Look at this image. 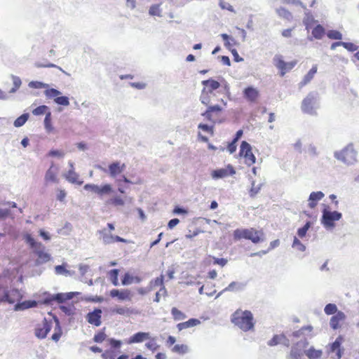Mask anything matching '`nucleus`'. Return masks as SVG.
Instances as JSON below:
<instances>
[{
    "label": "nucleus",
    "mask_w": 359,
    "mask_h": 359,
    "mask_svg": "<svg viewBox=\"0 0 359 359\" xmlns=\"http://www.w3.org/2000/svg\"><path fill=\"white\" fill-rule=\"evenodd\" d=\"M231 322L244 332L249 331L254 327L253 316L250 311L237 310L231 316Z\"/></svg>",
    "instance_id": "obj_1"
},
{
    "label": "nucleus",
    "mask_w": 359,
    "mask_h": 359,
    "mask_svg": "<svg viewBox=\"0 0 359 359\" xmlns=\"http://www.w3.org/2000/svg\"><path fill=\"white\" fill-rule=\"evenodd\" d=\"M357 156L358 152L352 142L348 144L341 150L334 152V157L348 166L353 165L357 162Z\"/></svg>",
    "instance_id": "obj_2"
},
{
    "label": "nucleus",
    "mask_w": 359,
    "mask_h": 359,
    "mask_svg": "<svg viewBox=\"0 0 359 359\" xmlns=\"http://www.w3.org/2000/svg\"><path fill=\"white\" fill-rule=\"evenodd\" d=\"M264 233L262 231H258L254 228L250 229H236L233 231V236L235 241L242 238L251 241L253 243L257 244L263 242L264 239L262 238Z\"/></svg>",
    "instance_id": "obj_3"
},
{
    "label": "nucleus",
    "mask_w": 359,
    "mask_h": 359,
    "mask_svg": "<svg viewBox=\"0 0 359 359\" xmlns=\"http://www.w3.org/2000/svg\"><path fill=\"white\" fill-rule=\"evenodd\" d=\"M342 217V214L337 210L332 211L328 205H325L322 210L320 222L327 230L333 229L335 227V222Z\"/></svg>",
    "instance_id": "obj_4"
},
{
    "label": "nucleus",
    "mask_w": 359,
    "mask_h": 359,
    "mask_svg": "<svg viewBox=\"0 0 359 359\" xmlns=\"http://www.w3.org/2000/svg\"><path fill=\"white\" fill-rule=\"evenodd\" d=\"M81 293L79 292H58L56 294H50L45 292L44 298L42 303L45 305H53L54 302L58 303L60 305L72 299L74 297H77Z\"/></svg>",
    "instance_id": "obj_5"
},
{
    "label": "nucleus",
    "mask_w": 359,
    "mask_h": 359,
    "mask_svg": "<svg viewBox=\"0 0 359 359\" xmlns=\"http://www.w3.org/2000/svg\"><path fill=\"white\" fill-rule=\"evenodd\" d=\"M318 93L310 92L302 100L301 109L304 114L316 115L318 108Z\"/></svg>",
    "instance_id": "obj_6"
},
{
    "label": "nucleus",
    "mask_w": 359,
    "mask_h": 359,
    "mask_svg": "<svg viewBox=\"0 0 359 359\" xmlns=\"http://www.w3.org/2000/svg\"><path fill=\"white\" fill-rule=\"evenodd\" d=\"M22 298L23 295L18 289L8 290V287L5 286V288H4V292L1 295L0 300H1V302H8L13 304L15 302H18Z\"/></svg>",
    "instance_id": "obj_7"
},
{
    "label": "nucleus",
    "mask_w": 359,
    "mask_h": 359,
    "mask_svg": "<svg viewBox=\"0 0 359 359\" xmlns=\"http://www.w3.org/2000/svg\"><path fill=\"white\" fill-rule=\"evenodd\" d=\"M239 155L245 158V163L248 165H251L256 162V157L252 152V147L246 141L241 142Z\"/></svg>",
    "instance_id": "obj_8"
},
{
    "label": "nucleus",
    "mask_w": 359,
    "mask_h": 359,
    "mask_svg": "<svg viewBox=\"0 0 359 359\" xmlns=\"http://www.w3.org/2000/svg\"><path fill=\"white\" fill-rule=\"evenodd\" d=\"M274 65L280 70V76H283L286 72L291 70L297 64L296 61H291L289 62H285L282 56L276 55L273 59Z\"/></svg>",
    "instance_id": "obj_9"
},
{
    "label": "nucleus",
    "mask_w": 359,
    "mask_h": 359,
    "mask_svg": "<svg viewBox=\"0 0 359 359\" xmlns=\"http://www.w3.org/2000/svg\"><path fill=\"white\" fill-rule=\"evenodd\" d=\"M83 189L86 191H90L97 194L100 196L109 194L113 191L112 187L109 184H104L102 186H98L95 184H86L84 185Z\"/></svg>",
    "instance_id": "obj_10"
},
{
    "label": "nucleus",
    "mask_w": 359,
    "mask_h": 359,
    "mask_svg": "<svg viewBox=\"0 0 359 359\" xmlns=\"http://www.w3.org/2000/svg\"><path fill=\"white\" fill-rule=\"evenodd\" d=\"M52 328V322L43 318L42 323L37 325L34 330L35 336L40 339H45Z\"/></svg>",
    "instance_id": "obj_11"
},
{
    "label": "nucleus",
    "mask_w": 359,
    "mask_h": 359,
    "mask_svg": "<svg viewBox=\"0 0 359 359\" xmlns=\"http://www.w3.org/2000/svg\"><path fill=\"white\" fill-rule=\"evenodd\" d=\"M313 329V327L311 325L304 326L301 327L299 330L292 332L291 334H290L289 336H292V337L297 339L306 338L311 339L313 336L311 333Z\"/></svg>",
    "instance_id": "obj_12"
},
{
    "label": "nucleus",
    "mask_w": 359,
    "mask_h": 359,
    "mask_svg": "<svg viewBox=\"0 0 359 359\" xmlns=\"http://www.w3.org/2000/svg\"><path fill=\"white\" fill-rule=\"evenodd\" d=\"M236 173L234 168L231 165H228L226 168H219L212 170L211 176L213 179H222L229 175H233Z\"/></svg>",
    "instance_id": "obj_13"
},
{
    "label": "nucleus",
    "mask_w": 359,
    "mask_h": 359,
    "mask_svg": "<svg viewBox=\"0 0 359 359\" xmlns=\"http://www.w3.org/2000/svg\"><path fill=\"white\" fill-rule=\"evenodd\" d=\"M102 310L100 308H95L93 311L86 315V320L91 325L100 326L102 323Z\"/></svg>",
    "instance_id": "obj_14"
},
{
    "label": "nucleus",
    "mask_w": 359,
    "mask_h": 359,
    "mask_svg": "<svg viewBox=\"0 0 359 359\" xmlns=\"http://www.w3.org/2000/svg\"><path fill=\"white\" fill-rule=\"evenodd\" d=\"M109 294L112 298H117L119 301L130 300L132 297L131 292L128 289H113L110 291Z\"/></svg>",
    "instance_id": "obj_15"
},
{
    "label": "nucleus",
    "mask_w": 359,
    "mask_h": 359,
    "mask_svg": "<svg viewBox=\"0 0 359 359\" xmlns=\"http://www.w3.org/2000/svg\"><path fill=\"white\" fill-rule=\"evenodd\" d=\"M100 233L102 234V241L104 244H111L114 242H121L128 243L129 241L123 238L118 236H114L106 232V229L100 231Z\"/></svg>",
    "instance_id": "obj_16"
},
{
    "label": "nucleus",
    "mask_w": 359,
    "mask_h": 359,
    "mask_svg": "<svg viewBox=\"0 0 359 359\" xmlns=\"http://www.w3.org/2000/svg\"><path fill=\"white\" fill-rule=\"evenodd\" d=\"M39 305V302L34 299L25 300L23 302L19 301L17 302L13 308L15 311H25L26 309L36 308Z\"/></svg>",
    "instance_id": "obj_17"
},
{
    "label": "nucleus",
    "mask_w": 359,
    "mask_h": 359,
    "mask_svg": "<svg viewBox=\"0 0 359 359\" xmlns=\"http://www.w3.org/2000/svg\"><path fill=\"white\" fill-rule=\"evenodd\" d=\"M126 164H121L119 161H114L109 165L108 172L111 177H116L118 174H121L126 169Z\"/></svg>",
    "instance_id": "obj_18"
},
{
    "label": "nucleus",
    "mask_w": 359,
    "mask_h": 359,
    "mask_svg": "<svg viewBox=\"0 0 359 359\" xmlns=\"http://www.w3.org/2000/svg\"><path fill=\"white\" fill-rule=\"evenodd\" d=\"M346 318V315L342 311H338L336 314L332 316L330 320V326L334 330L339 328L340 325L339 322L344 320Z\"/></svg>",
    "instance_id": "obj_19"
},
{
    "label": "nucleus",
    "mask_w": 359,
    "mask_h": 359,
    "mask_svg": "<svg viewBox=\"0 0 359 359\" xmlns=\"http://www.w3.org/2000/svg\"><path fill=\"white\" fill-rule=\"evenodd\" d=\"M150 339L149 332H138L133 334L128 339V344L141 343Z\"/></svg>",
    "instance_id": "obj_20"
},
{
    "label": "nucleus",
    "mask_w": 359,
    "mask_h": 359,
    "mask_svg": "<svg viewBox=\"0 0 359 359\" xmlns=\"http://www.w3.org/2000/svg\"><path fill=\"white\" fill-rule=\"evenodd\" d=\"M324 196V193L320 191L311 192L309 197V207L311 209L316 208L318 202L320 201Z\"/></svg>",
    "instance_id": "obj_21"
},
{
    "label": "nucleus",
    "mask_w": 359,
    "mask_h": 359,
    "mask_svg": "<svg viewBox=\"0 0 359 359\" xmlns=\"http://www.w3.org/2000/svg\"><path fill=\"white\" fill-rule=\"evenodd\" d=\"M246 285L245 282L233 281L223 290V292H241L245 290Z\"/></svg>",
    "instance_id": "obj_22"
},
{
    "label": "nucleus",
    "mask_w": 359,
    "mask_h": 359,
    "mask_svg": "<svg viewBox=\"0 0 359 359\" xmlns=\"http://www.w3.org/2000/svg\"><path fill=\"white\" fill-rule=\"evenodd\" d=\"M201 83L204 86V88H207V92L209 93H212L214 90L219 88L221 86V83L219 81L212 78L202 81Z\"/></svg>",
    "instance_id": "obj_23"
},
{
    "label": "nucleus",
    "mask_w": 359,
    "mask_h": 359,
    "mask_svg": "<svg viewBox=\"0 0 359 359\" xmlns=\"http://www.w3.org/2000/svg\"><path fill=\"white\" fill-rule=\"evenodd\" d=\"M259 91L252 86H248L243 90L244 97L250 102H255L259 97Z\"/></svg>",
    "instance_id": "obj_24"
},
{
    "label": "nucleus",
    "mask_w": 359,
    "mask_h": 359,
    "mask_svg": "<svg viewBox=\"0 0 359 359\" xmlns=\"http://www.w3.org/2000/svg\"><path fill=\"white\" fill-rule=\"evenodd\" d=\"M34 253L37 255L36 260V265H41L42 264L48 262L50 259V255L43 251V248L36 249Z\"/></svg>",
    "instance_id": "obj_25"
},
{
    "label": "nucleus",
    "mask_w": 359,
    "mask_h": 359,
    "mask_svg": "<svg viewBox=\"0 0 359 359\" xmlns=\"http://www.w3.org/2000/svg\"><path fill=\"white\" fill-rule=\"evenodd\" d=\"M304 354L309 359H320L323 355V351L316 349L314 346H311L309 348L304 350Z\"/></svg>",
    "instance_id": "obj_26"
},
{
    "label": "nucleus",
    "mask_w": 359,
    "mask_h": 359,
    "mask_svg": "<svg viewBox=\"0 0 359 359\" xmlns=\"http://www.w3.org/2000/svg\"><path fill=\"white\" fill-rule=\"evenodd\" d=\"M325 34V29L321 25H317L312 30V36H309L310 41H313V38L321 39Z\"/></svg>",
    "instance_id": "obj_27"
},
{
    "label": "nucleus",
    "mask_w": 359,
    "mask_h": 359,
    "mask_svg": "<svg viewBox=\"0 0 359 359\" xmlns=\"http://www.w3.org/2000/svg\"><path fill=\"white\" fill-rule=\"evenodd\" d=\"M317 65H313L309 72L304 76L302 81L299 83L300 88L308 84L313 78L314 75L317 72Z\"/></svg>",
    "instance_id": "obj_28"
},
{
    "label": "nucleus",
    "mask_w": 359,
    "mask_h": 359,
    "mask_svg": "<svg viewBox=\"0 0 359 359\" xmlns=\"http://www.w3.org/2000/svg\"><path fill=\"white\" fill-rule=\"evenodd\" d=\"M65 178L67 181L72 184L81 185L83 183V180H79V175L74 171V169H70L65 175Z\"/></svg>",
    "instance_id": "obj_29"
},
{
    "label": "nucleus",
    "mask_w": 359,
    "mask_h": 359,
    "mask_svg": "<svg viewBox=\"0 0 359 359\" xmlns=\"http://www.w3.org/2000/svg\"><path fill=\"white\" fill-rule=\"evenodd\" d=\"M57 171L58 168L53 163L46 172L45 180L46 181L55 182Z\"/></svg>",
    "instance_id": "obj_30"
},
{
    "label": "nucleus",
    "mask_w": 359,
    "mask_h": 359,
    "mask_svg": "<svg viewBox=\"0 0 359 359\" xmlns=\"http://www.w3.org/2000/svg\"><path fill=\"white\" fill-rule=\"evenodd\" d=\"M25 242L34 249V252L36 251V249L43 248V245L41 243L37 242L30 234H27L25 236Z\"/></svg>",
    "instance_id": "obj_31"
},
{
    "label": "nucleus",
    "mask_w": 359,
    "mask_h": 359,
    "mask_svg": "<svg viewBox=\"0 0 359 359\" xmlns=\"http://www.w3.org/2000/svg\"><path fill=\"white\" fill-rule=\"evenodd\" d=\"M304 355H305L304 351L293 344L290 351V357L292 359H302Z\"/></svg>",
    "instance_id": "obj_32"
},
{
    "label": "nucleus",
    "mask_w": 359,
    "mask_h": 359,
    "mask_svg": "<svg viewBox=\"0 0 359 359\" xmlns=\"http://www.w3.org/2000/svg\"><path fill=\"white\" fill-rule=\"evenodd\" d=\"M344 342V337L341 335L338 336L334 342L330 344L329 351L334 353L336 351L342 348V343Z\"/></svg>",
    "instance_id": "obj_33"
},
{
    "label": "nucleus",
    "mask_w": 359,
    "mask_h": 359,
    "mask_svg": "<svg viewBox=\"0 0 359 359\" xmlns=\"http://www.w3.org/2000/svg\"><path fill=\"white\" fill-rule=\"evenodd\" d=\"M60 309L68 316H74L76 312V307L74 303L68 304H61L59 306Z\"/></svg>",
    "instance_id": "obj_34"
},
{
    "label": "nucleus",
    "mask_w": 359,
    "mask_h": 359,
    "mask_svg": "<svg viewBox=\"0 0 359 359\" xmlns=\"http://www.w3.org/2000/svg\"><path fill=\"white\" fill-rule=\"evenodd\" d=\"M44 95L48 99H55L59 95H62V92L58 90L57 89L53 88H47L44 91Z\"/></svg>",
    "instance_id": "obj_35"
},
{
    "label": "nucleus",
    "mask_w": 359,
    "mask_h": 359,
    "mask_svg": "<svg viewBox=\"0 0 359 359\" xmlns=\"http://www.w3.org/2000/svg\"><path fill=\"white\" fill-rule=\"evenodd\" d=\"M109 344L110 345V348L114 350L118 353H121L120 348L123 344L122 341L119 339H116L114 338H109L107 339Z\"/></svg>",
    "instance_id": "obj_36"
},
{
    "label": "nucleus",
    "mask_w": 359,
    "mask_h": 359,
    "mask_svg": "<svg viewBox=\"0 0 359 359\" xmlns=\"http://www.w3.org/2000/svg\"><path fill=\"white\" fill-rule=\"evenodd\" d=\"M29 114L28 113H24L18 117L13 123V125L16 128L22 126L28 120Z\"/></svg>",
    "instance_id": "obj_37"
},
{
    "label": "nucleus",
    "mask_w": 359,
    "mask_h": 359,
    "mask_svg": "<svg viewBox=\"0 0 359 359\" xmlns=\"http://www.w3.org/2000/svg\"><path fill=\"white\" fill-rule=\"evenodd\" d=\"M108 273H109V280H111V283L115 286L118 285L119 283H118V277L119 270L117 269H114L110 270Z\"/></svg>",
    "instance_id": "obj_38"
},
{
    "label": "nucleus",
    "mask_w": 359,
    "mask_h": 359,
    "mask_svg": "<svg viewBox=\"0 0 359 359\" xmlns=\"http://www.w3.org/2000/svg\"><path fill=\"white\" fill-rule=\"evenodd\" d=\"M250 182L252 187L249 191V195L251 198H255V196L260 191L263 184L255 185V181L254 180H251Z\"/></svg>",
    "instance_id": "obj_39"
},
{
    "label": "nucleus",
    "mask_w": 359,
    "mask_h": 359,
    "mask_svg": "<svg viewBox=\"0 0 359 359\" xmlns=\"http://www.w3.org/2000/svg\"><path fill=\"white\" fill-rule=\"evenodd\" d=\"M52 121V114L50 111H48V112L46 114L43 123H44V127L47 132H50L53 130V127L51 124Z\"/></svg>",
    "instance_id": "obj_40"
},
{
    "label": "nucleus",
    "mask_w": 359,
    "mask_h": 359,
    "mask_svg": "<svg viewBox=\"0 0 359 359\" xmlns=\"http://www.w3.org/2000/svg\"><path fill=\"white\" fill-rule=\"evenodd\" d=\"M276 13L279 17L290 20L292 18V13L283 7L276 9Z\"/></svg>",
    "instance_id": "obj_41"
},
{
    "label": "nucleus",
    "mask_w": 359,
    "mask_h": 359,
    "mask_svg": "<svg viewBox=\"0 0 359 359\" xmlns=\"http://www.w3.org/2000/svg\"><path fill=\"white\" fill-rule=\"evenodd\" d=\"M311 226V222L310 221H307L305 224L297 229V235L299 238H302L306 236L307 231Z\"/></svg>",
    "instance_id": "obj_42"
},
{
    "label": "nucleus",
    "mask_w": 359,
    "mask_h": 359,
    "mask_svg": "<svg viewBox=\"0 0 359 359\" xmlns=\"http://www.w3.org/2000/svg\"><path fill=\"white\" fill-rule=\"evenodd\" d=\"M315 22L313 16L309 13H305V17L303 19V23L306 29H309L312 24Z\"/></svg>",
    "instance_id": "obj_43"
},
{
    "label": "nucleus",
    "mask_w": 359,
    "mask_h": 359,
    "mask_svg": "<svg viewBox=\"0 0 359 359\" xmlns=\"http://www.w3.org/2000/svg\"><path fill=\"white\" fill-rule=\"evenodd\" d=\"M171 314L175 320H182L187 318V316L183 312L175 307L171 309Z\"/></svg>",
    "instance_id": "obj_44"
},
{
    "label": "nucleus",
    "mask_w": 359,
    "mask_h": 359,
    "mask_svg": "<svg viewBox=\"0 0 359 359\" xmlns=\"http://www.w3.org/2000/svg\"><path fill=\"white\" fill-rule=\"evenodd\" d=\"M119 353L111 348L105 350L101 355L103 359H116Z\"/></svg>",
    "instance_id": "obj_45"
},
{
    "label": "nucleus",
    "mask_w": 359,
    "mask_h": 359,
    "mask_svg": "<svg viewBox=\"0 0 359 359\" xmlns=\"http://www.w3.org/2000/svg\"><path fill=\"white\" fill-rule=\"evenodd\" d=\"M172 351L180 354H185L189 352V347L185 344H176L172 348Z\"/></svg>",
    "instance_id": "obj_46"
},
{
    "label": "nucleus",
    "mask_w": 359,
    "mask_h": 359,
    "mask_svg": "<svg viewBox=\"0 0 359 359\" xmlns=\"http://www.w3.org/2000/svg\"><path fill=\"white\" fill-rule=\"evenodd\" d=\"M220 36L224 42V46L230 50L232 46L231 42L235 43V39L227 34H222Z\"/></svg>",
    "instance_id": "obj_47"
},
{
    "label": "nucleus",
    "mask_w": 359,
    "mask_h": 359,
    "mask_svg": "<svg viewBox=\"0 0 359 359\" xmlns=\"http://www.w3.org/2000/svg\"><path fill=\"white\" fill-rule=\"evenodd\" d=\"M324 311L327 315H334L336 314L339 311L335 304L329 303L325 305Z\"/></svg>",
    "instance_id": "obj_48"
},
{
    "label": "nucleus",
    "mask_w": 359,
    "mask_h": 359,
    "mask_svg": "<svg viewBox=\"0 0 359 359\" xmlns=\"http://www.w3.org/2000/svg\"><path fill=\"white\" fill-rule=\"evenodd\" d=\"M54 102L60 106H68L69 104V99L65 95H59L54 99Z\"/></svg>",
    "instance_id": "obj_49"
},
{
    "label": "nucleus",
    "mask_w": 359,
    "mask_h": 359,
    "mask_svg": "<svg viewBox=\"0 0 359 359\" xmlns=\"http://www.w3.org/2000/svg\"><path fill=\"white\" fill-rule=\"evenodd\" d=\"M209 94L210 93L207 92V88H203L201 92V95L200 96V101L204 105L208 106V104L210 102V97Z\"/></svg>",
    "instance_id": "obj_50"
},
{
    "label": "nucleus",
    "mask_w": 359,
    "mask_h": 359,
    "mask_svg": "<svg viewBox=\"0 0 359 359\" xmlns=\"http://www.w3.org/2000/svg\"><path fill=\"white\" fill-rule=\"evenodd\" d=\"M282 338H284V334H275L271 339H270L268 342H267V344L269 346H276L279 344H280L281 341H282Z\"/></svg>",
    "instance_id": "obj_51"
},
{
    "label": "nucleus",
    "mask_w": 359,
    "mask_h": 359,
    "mask_svg": "<svg viewBox=\"0 0 359 359\" xmlns=\"http://www.w3.org/2000/svg\"><path fill=\"white\" fill-rule=\"evenodd\" d=\"M326 34H327V37L330 39H334V40L342 39V34L337 30H334V29L329 30Z\"/></svg>",
    "instance_id": "obj_52"
},
{
    "label": "nucleus",
    "mask_w": 359,
    "mask_h": 359,
    "mask_svg": "<svg viewBox=\"0 0 359 359\" xmlns=\"http://www.w3.org/2000/svg\"><path fill=\"white\" fill-rule=\"evenodd\" d=\"M29 88L40 89V88H47L49 87L48 83H43L41 81H30L28 84Z\"/></svg>",
    "instance_id": "obj_53"
},
{
    "label": "nucleus",
    "mask_w": 359,
    "mask_h": 359,
    "mask_svg": "<svg viewBox=\"0 0 359 359\" xmlns=\"http://www.w3.org/2000/svg\"><path fill=\"white\" fill-rule=\"evenodd\" d=\"M72 229V226L69 222H66L64 226L57 230V233L62 236L69 235Z\"/></svg>",
    "instance_id": "obj_54"
},
{
    "label": "nucleus",
    "mask_w": 359,
    "mask_h": 359,
    "mask_svg": "<svg viewBox=\"0 0 359 359\" xmlns=\"http://www.w3.org/2000/svg\"><path fill=\"white\" fill-rule=\"evenodd\" d=\"M49 109L48 107L46 105H40L36 108L34 109L32 111V114L35 116H40L43 114H46L47 111Z\"/></svg>",
    "instance_id": "obj_55"
},
{
    "label": "nucleus",
    "mask_w": 359,
    "mask_h": 359,
    "mask_svg": "<svg viewBox=\"0 0 359 359\" xmlns=\"http://www.w3.org/2000/svg\"><path fill=\"white\" fill-rule=\"evenodd\" d=\"M108 204L113 205L114 206H123L124 205V201L120 196H115L107 201Z\"/></svg>",
    "instance_id": "obj_56"
},
{
    "label": "nucleus",
    "mask_w": 359,
    "mask_h": 359,
    "mask_svg": "<svg viewBox=\"0 0 359 359\" xmlns=\"http://www.w3.org/2000/svg\"><path fill=\"white\" fill-rule=\"evenodd\" d=\"M82 300L88 302L101 303L104 301V298L102 296H85Z\"/></svg>",
    "instance_id": "obj_57"
},
{
    "label": "nucleus",
    "mask_w": 359,
    "mask_h": 359,
    "mask_svg": "<svg viewBox=\"0 0 359 359\" xmlns=\"http://www.w3.org/2000/svg\"><path fill=\"white\" fill-rule=\"evenodd\" d=\"M292 246L301 252H304L306 250V246L296 236L294 237Z\"/></svg>",
    "instance_id": "obj_58"
},
{
    "label": "nucleus",
    "mask_w": 359,
    "mask_h": 359,
    "mask_svg": "<svg viewBox=\"0 0 359 359\" xmlns=\"http://www.w3.org/2000/svg\"><path fill=\"white\" fill-rule=\"evenodd\" d=\"M66 264L57 265L55 266V272L57 275H62L65 276L66 273H68V270L66 269Z\"/></svg>",
    "instance_id": "obj_59"
},
{
    "label": "nucleus",
    "mask_w": 359,
    "mask_h": 359,
    "mask_svg": "<svg viewBox=\"0 0 359 359\" xmlns=\"http://www.w3.org/2000/svg\"><path fill=\"white\" fill-rule=\"evenodd\" d=\"M198 128L205 133L211 134L212 135L214 133V126H209L206 123H201L198 124Z\"/></svg>",
    "instance_id": "obj_60"
},
{
    "label": "nucleus",
    "mask_w": 359,
    "mask_h": 359,
    "mask_svg": "<svg viewBox=\"0 0 359 359\" xmlns=\"http://www.w3.org/2000/svg\"><path fill=\"white\" fill-rule=\"evenodd\" d=\"M133 279L134 277L127 272L121 278V283L123 285H130L133 282Z\"/></svg>",
    "instance_id": "obj_61"
},
{
    "label": "nucleus",
    "mask_w": 359,
    "mask_h": 359,
    "mask_svg": "<svg viewBox=\"0 0 359 359\" xmlns=\"http://www.w3.org/2000/svg\"><path fill=\"white\" fill-rule=\"evenodd\" d=\"M8 217H12L11 210L8 208H0V220H4Z\"/></svg>",
    "instance_id": "obj_62"
},
{
    "label": "nucleus",
    "mask_w": 359,
    "mask_h": 359,
    "mask_svg": "<svg viewBox=\"0 0 359 359\" xmlns=\"http://www.w3.org/2000/svg\"><path fill=\"white\" fill-rule=\"evenodd\" d=\"M106 338L107 334L102 330L94 335L93 341L96 343H102Z\"/></svg>",
    "instance_id": "obj_63"
},
{
    "label": "nucleus",
    "mask_w": 359,
    "mask_h": 359,
    "mask_svg": "<svg viewBox=\"0 0 359 359\" xmlns=\"http://www.w3.org/2000/svg\"><path fill=\"white\" fill-rule=\"evenodd\" d=\"M309 338H306V339H299V341H296L295 343H294V344L295 346H297V347H299V348H301L302 350L304 351V349L309 346Z\"/></svg>",
    "instance_id": "obj_64"
}]
</instances>
